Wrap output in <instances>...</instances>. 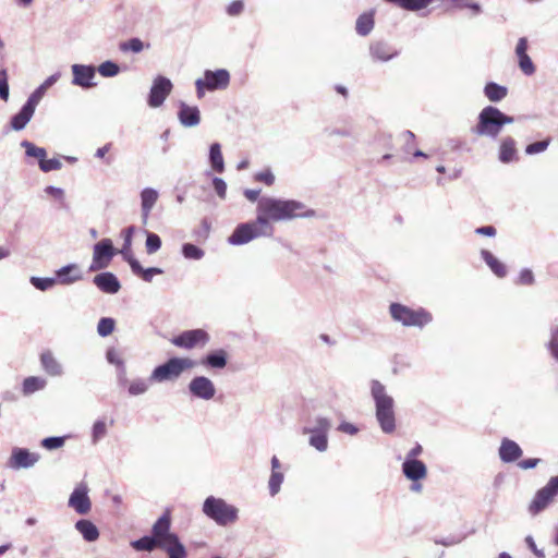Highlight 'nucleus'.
Listing matches in <instances>:
<instances>
[{"label": "nucleus", "mask_w": 558, "mask_h": 558, "mask_svg": "<svg viewBox=\"0 0 558 558\" xmlns=\"http://www.w3.org/2000/svg\"><path fill=\"white\" fill-rule=\"evenodd\" d=\"M256 216L258 222L274 234L271 222L287 221L295 218H311L315 216L313 209H307L305 204L295 199H282L276 197H262L257 202Z\"/></svg>", "instance_id": "1"}, {"label": "nucleus", "mask_w": 558, "mask_h": 558, "mask_svg": "<svg viewBox=\"0 0 558 558\" xmlns=\"http://www.w3.org/2000/svg\"><path fill=\"white\" fill-rule=\"evenodd\" d=\"M371 396L375 404V416L385 434L396 430L395 400L388 395L384 384L377 379L371 381Z\"/></svg>", "instance_id": "2"}, {"label": "nucleus", "mask_w": 558, "mask_h": 558, "mask_svg": "<svg viewBox=\"0 0 558 558\" xmlns=\"http://www.w3.org/2000/svg\"><path fill=\"white\" fill-rule=\"evenodd\" d=\"M171 518L169 512H165L153 525L151 536H143L131 542L132 548L137 551H153L155 548H161L167 553V548L172 546V537L177 534L170 532Z\"/></svg>", "instance_id": "3"}, {"label": "nucleus", "mask_w": 558, "mask_h": 558, "mask_svg": "<svg viewBox=\"0 0 558 558\" xmlns=\"http://www.w3.org/2000/svg\"><path fill=\"white\" fill-rule=\"evenodd\" d=\"M514 122V118L500 111L497 107L486 106L477 117V123L472 132L477 136L496 138L506 124Z\"/></svg>", "instance_id": "4"}, {"label": "nucleus", "mask_w": 558, "mask_h": 558, "mask_svg": "<svg viewBox=\"0 0 558 558\" xmlns=\"http://www.w3.org/2000/svg\"><path fill=\"white\" fill-rule=\"evenodd\" d=\"M203 512L218 525L226 526L238 520L239 510L222 498L209 496L203 504Z\"/></svg>", "instance_id": "5"}, {"label": "nucleus", "mask_w": 558, "mask_h": 558, "mask_svg": "<svg viewBox=\"0 0 558 558\" xmlns=\"http://www.w3.org/2000/svg\"><path fill=\"white\" fill-rule=\"evenodd\" d=\"M389 312L393 320L405 327L423 328L433 319L432 314L424 308L413 310L400 303H391Z\"/></svg>", "instance_id": "6"}, {"label": "nucleus", "mask_w": 558, "mask_h": 558, "mask_svg": "<svg viewBox=\"0 0 558 558\" xmlns=\"http://www.w3.org/2000/svg\"><path fill=\"white\" fill-rule=\"evenodd\" d=\"M196 362L190 357H171L151 372L149 380L162 383L178 378L184 371L195 367Z\"/></svg>", "instance_id": "7"}, {"label": "nucleus", "mask_w": 558, "mask_h": 558, "mask_svg": "<svg viewBox=\"0 0 558 558\" xmlns=\"http://www.w3.org/2000/svg\"><path fill=\"white\" fill-rule=\"evenodd\" d=\"M263 236L271 235L267 229L258 222V217L256 216L254 221L238 225L229 236L228 242L232 245H243L254 239Z\"/></svg>", "instance_id": "8"}, {"label": "nucleus", "mask_w": 558, "mask_h": 558, "mask_svg": "<svg viewBox=\"0 0 558 558\" xmlns=\"http://www.w3.org/2000/svg\"><path fill=\"white\" fill-rule=\"evenodd\" d=\"M230 84V73L226 69L206 70L204 77L195 82L196 94L198 98L205 95V90L225 89Z\"/></svg>", "instance_id": "9"}, {"label": "nucleus", "mask_w": 558, "mask_h": 558, "mask_svg": "<svg viewBox=\"0 0 558 558\" xmlns=\"http://www.w3.org/2000/svg\"><path fill=\"white\" fill-rule=\"evenodd\" d=\"M209 341V333L205 329L197 328L182 331L172 338L171 343L184 350H193L206 347Z\"/></svg>", "instance_id": "10"}, {"label": "nucleus", "mask_w": 558, "mask_h": 558, "mask_svg": "<svg viewBox=\"0 0 558 558\" xmlns=\"http://www.w3.org/2000/svg\"><path fill=\"white\" fill-rule=\"evenodd\" d=\"M116 250L112 241L110 239L100 240L94 245L93 259L88 267V271L95 272L106 269L110 265Z\"/></svg>", "instance_id": "11"}, {"label": "nucleus", "mask_w": 558, "mask_h": 558, "mask_svg": "<svg viewBox=\"0 0 558 558\" xmlns=\"http://www.w3.org/2000/svg\"><path fill=\"white\" fill-rule=\"evenodd\" d=\"M556 495H558V475L551 477L548 483L535 494L529 505V512L532 515L538 514L548 507Z\"/></svg>", "instance_id": "12"}, {"label": "nucleus", "mask_w": 558, "mask_h": 558, "mask_svg": "<svg viewBox=\"0 0 558 558\" xmlns=\"http://www.w3.org/2000/svg\"><path fill=\"white\" fill-rule=\"evenodd\" d=\"M172 82L162 75L155 77L150 87L147 104L151 108L160 107L172 90Z\"/></svg>", "instance_id": "13"}, {"label": "nucleus", "mask_w": 558, "mask_h": 558, "mask_svg": "<svg viewBox=\"0 0 558 558\" xmlns=\"http://www.w3.org/2000/svg\"><path fill=\"white\" fill-rule=\"evenodd\" d=\"M187 388L192 397L205 401L211 400L216 395L215 384L206 376H195Z\"/></svg>", "instance_id": "14"}, {"label": "nucleus", "mask_w": 558, "mask_h": 558, "mask_svg": "<svg viewBox=\"0 0 558 558\" xmlns=\"http://www.w3.org/2000/svg\"><path fill=\"white\" fill-rule=\"evenodd\" d=\"M68 505L78 514H87L92 509V502L88 497V487L85 483H80L71 493Z\"/></svg>", "instance_id": "15"}, {"label": "nucleus", "mask_w": 558, "mask_h": 558, "mask_svg": "<svg viewBox=\"0 0 558 558\" xmlns=\"http://www.w3.org/2000/svg\"><path fill=\"white\" fill-rule=\"evenodd\" d=\"M40 459L39 453L31 452L25 448H13L9 460V466L14 470L34 466Z\"/></svg>", "instance_id": "16"}, {"label": "nucleus", "mask_w": 558, "mask_h": 558, "mask_svg": "<svg viewBox=\"0 0 558 558\" xmlns=\"http://www.w3.org/2000/svg\"><path fill=\"white\" fill-rule=\"evenodd\" d=\"M71 70L73 74V85L85 89L92 88L96 85V83H94L96 75V69L94 65L73 64Z\"/></svg>", "instance_id": "17"}, {"label": "nucleus", "mask_w": 558, "mask_h": 558, "mask_svg": "<svg viewBox=\"0 0 558 558\" xmlns=\"http://www.w3.org/2000/svg\"><path fill=\"white\" fill-rule=\"evenodd\" d=\"M93 283L104 293L116 294L121 289V283L112 272L105 271L93 278Z\"/></svg>", "instance_id": "18"}, {"label": "nucleus", "mask_w": 558, "mask_h": 558, "mask_svg": "<svg viewBox=\"0 0 558 558\" xmlns=\"http://www.w3.org/2000/svg\"><path fill=\"white\" fill-rule=\"evenodd\" d=\"M178 119L184 128H194L201 122L199 109L195 106H189L185 102L180 104Z\"/></svg>", "instance_id": "19"}, {"label": "nucleus", "mask_w": 558, "mask_h": 558, "mask_svg": "<svg viewBox=\"0 0 558 558\" xmlns=\"http://www.w3.org/2000/svg\"><path fill=\"white\" fill-rule=\"evenodd\" d=\"M499 458L505 463L517 461L522 456L521 447L509 438H504L499 447Z\"/></svg>", "instance_id": "20"}, {"label": "nucleus", "mask_w": 558, "mask_h": 558, "mask_svg": "<svg viewBox=\"0 0 558 558\" xmlns=\"http://www.w3.org/2000/svg\"><path fill=\"white\" fill-rule=\"evenodd\" d=\"M57 282L63 286L75 283L83 279V275L76 264H69L56 271Z\"/></svg>", "instance_id": "21"}, {"label": "nucleus", "mask_w": 558, "mask_h": 558, "mask_svg": "<svg viewBox=\"0 0 558 558\" xmlns=\"http://www.w3.org/2000/svg\"><path fill=\"white\" fill-rule=\"evenodd\" d=\"M402 473L408 480L417 482L427 476V468L423 461L404 460L402 463Z\"/></svg>", "instance_id": "22"}, {"label": "nucleus", "mask_w": 558, "mask_h": 558, "mask_svg": "<svg viewBox=\"0 0 558 558\" xmlns=\"http://www.w3.org/2000/svg\"><path fill=\"white\" fill-rule=\"evenodd\" d=\"M228 363V354L223 349L209 352L201 360V365L207 368L222 369Z\"/></svg>", "instance_id": "23"}, {"label": "nucleus", "mask_w": 558, "mask_h": 558, "mask_svg": "<svg viewBox=\"0 0 558 558\" xmlns=\"http://www.w3.org/2000/svg\"><path fill=\"white\" fill-rule=\"evenodd\" d=\"M40 363L43 369L52 377H58L63 374L61 363L53 356L50 351L43 352L40 355Z\"/></svg>", "instance_id": "24"}, {"label": "nucleus", "mask_w": 558, "mask_h": 558, "mask_svg": "<svg viewBox=\"0 0 558 558\" xmlns=\"http://www.w3.org/2000/svg\"><path fill=\"white\" fill-rule=\"evenodd\" d=\"M158 192L151 187H145L141 192V207L144 221L148 219L149 214L158 199Z\"/></svg>", "instance_id": "25"}, {"label": "nucleus", "mask_w": 558, "mask_h": 558, "mask_svg": "<svg viewBox=\"0 0 558 558\" xmlns=\"http://www.w3.org/2000/svg\"><path fill=\"white\" fill-rule=\"evenodd\" d=\"M34 113H35V110L24 104L23 107L21 108V110L11 118V121H10L11 129L14 131L24 130L25 126L27 125V123L33 118Z\"/></svg>", "instance_id": "26"}, {"label": "nucleus", "mask_w": 558, "mask_h": 558, "mask_svg": "<svg viewBox=\"0 0 558 558\" xmlns=\"http://www.w3.org/2000/svg\"><path fill=\"white\" fill-rule=\"evenodd\" d=\"M331 428V422L324 416H316L310 421V425L303 428V434L310 435H328Z\"/></svg>", "instance_id": "27"}, {"label": "nucleus", "mask_w": 558, "mask_h": 558, "mask_svg": "<svg viewBox=\"0 0 558 558\" xmlns=\"http://www.w3.org/2000/svg\"><path fill=\"white\" fill-rule=\"evenodd\" d=\"M128 263L133 274L141 276L146 282H151L155 275H161L163 270L158 267L143 268L136 258H128Z\"/></svg>", "instance_id": "28"}, {"label": "nucleus", "mask_w": 558, "mask_h": 558, "mask_svg": "<svg viewBox=\"0 0 558 558\" xmlns=\"http://www.w3.org/2000/svg\"><path fill=\"white\" fill-rule=\"evenodd\" d=\"M499 160L509 163L517 159L515 141L512 137H505L499 146Z\"/></svg>", "instance_id": "29"}, {"label": "nucleus", "mask_w": 558, "mask_h": 558, "mask_svg": "<svg viewBox=\"0 0 558 558\" xmlns=\"http://www.w3.org/2000/svg\"><path fill=\"white\" fill-rule=\"evenodd\" d=\"M371 54L374 59L379 61H389L395 56H397V51L393 50L388 44L383 41H377L371 45L369 47Z\"/></svg>", "instance_id": "30"}, {"label": "nucleus", "mask_w": 558, "mask_h": 558, "mask_svg": "<svg viewBox=\"0 0 558 558\" xmlns=\"http://www.w3.org/2000/svg\"><path fill=\"white\" fill-rule=\"evenodd\" d=\"M485 97L492 102H498L508 95V88L495 82H488L484 87Z\"/></svg>", "instance_id": "31"}, {"label": "nucleus", "mask_w": 558, "mask_h": 558, "mask_svg": "<svg viewBox=\"0 0 558 558\" xmlns=\"http://www.w3.org/2000/svg\"><path fill=\"white\" fill-rule=\"evenodd\" d=\"M75 529L82 534L83 538L87 542H95L99 537L97 526L89 520H78L75 523Z\"/></svg>", "instance_id": "32"}, {"label": "nucleus", "mask_w": 558, "mask_h": 558, "mask_svg": "<svg viewBox=\"0 0 558 558\" xmlns=\"http://www.w3.org/2000/svg\"><path fill=\"white\" fill-rule=\"evenodd\" d=\"M481 256L486 263V265L490 268V270L499 278H504L507 275L506 266L496 258L489 251L482 250Z\"/></svg>", "instance_id": "33"}, {"label": "nucleus", "mask_w": 558, "mask_h": 558, "mask_svg": "<svg viewBox=\"0 0 558 558\" xmlns=\"http://www.w3.org/2000/svg\"><path fill=\"white\" fill-rule=\"evenodd\" d=\"M208 158L211 168L216 172L222 173L225 171V160L221 153V146L219 143H213L210 145Z\"/></svg>", "instance_id": "34"}, {"label": "nucleus", "mask_w": 558, "mask_h": 558, "mask_svg": "<svg viewBox=\"0 0 558 558\" xmlns=\"http://www.w3.org/2000/svg\"><path fill=\"white\" fill-rule=\"evenodd\" d=\"M408 11H420L427 8L434 0H385Z\"/></svg>", "instance_id": "35"}, {"label": "nucleus", "mask_w": 558, "mask_h": 558, "mask_svg": "<svg viewBox=\"0 0 558 558\" xmlns=\"http://www.w3.org/2000/svg\"><path fill=\"white\" fill-rule=\"evenodd\" d=\"M47 386V380L38 376H29L23 381V393L28 396L38 390H43Z\"/></svg>", "instance_id": "36"}, {"label": "nucleus", "mask_w": 558, "mask_h": 558, "mask_svg": "<svg viewBox=\"0 0 558 558\" xmlns=\"http://www.w3.org/2000/svg\"><path fill=\"white\" fill-rule=\"evenodd\" d=\"M149 379L145 378H135L133 380H129L128 385L125 386L128 388V392L132 397L144 395L149 389Z\"/></svg>", "instance_id": "37"}, {"label": "nucleus", "mask_w": 558, "mask_h": 558, "mask_svg": "<svg viewBox=\"0 0 558 558\" xmlns=\"http://www.w3.org/2000/svg\"><path fill=\"white\" fill-rule=\"evenodd\" d=\"M374 27V17L371 13H364L356 20V32L361 36L368 35Z\"/></svg>", "instance_id": "38"}, {"label": "nucleus", "mask_w": 558, "mask_h": 558, "mask_svg": "<svg viewBox=\"0 0 558 558\" xmlns=\"http://www.w3.org/2000/svg\"><path fill=\"white\" fill-rule=\"evenodd\" d=\"M21 146L23 148H25V154L27 157H33V158H36L38 159V162L40 163V161L47 157V151L45 148L43 147H38L36 146L35 144H33L32 142L29 141H23L21 143Z\"/></svg>", "instance_id": "39"}, {"label": "nucleus", "mask_w": 558, "mask_h": 558, "mask_svg": "<svg viewBox=\"0 0 558 558\" xmlns=\"http://www.w3.org/2000/svg\"><path fill=\"white\" fill-rule=\"evenodd\" d=\"M182 255L184 258L190 260H201L204 257L205 252L195 244L184 243L182 245Z\"/></svg>", "instance_id": "40"}, {"label": "nucleus", "mask_w": 558, "mask_h": 558, "mask_svg": "<svg viewBox=\"0 0 558 558\" xmlns=\"http://www.w3.org/2000/svg\"><path fill=\"white\" fill-rule=\"evenodd\" d=\"M169 558H186L187 553L179 537H172V546L167 548Z\"/></svg>", "instance_id": "41"}, {"label": "nucleus", "mask_w": 558, "mask_h": 558, "mask_svg": "<svg viewBox=\"0 0 558 558\" xmlns=\"http://www.w3.org/2000/svg\"><path fill=\"white\" fill-rule=\"evenodd\" d=\"M29 282L37 290H39V291H47V290L51 289L57 283V279L56 278H50V277L41 278V277L32 276L29 278Z\"/></svg>", "instance_id": "42"}, {"label": "nucleus", "mask_w": 558, "mask_h": 558, "mask_svg": "<svg viewBox=\"0 0 558 558\" xmlns=\"http://www.w3.org/2000/svg\"><path fill=\"white\" fill-rule=\"evenodd\" d=\"M283 478H284V476H283L282 472H280V471L271 472L269 481H268L269 494L271 496H276L280 492Z\"/></svg>", "instance_id": "43"}, {"label": "nucleus", "mask_w": 558, "mask_h": 558, "mask_svg": "<svg viewBox=\"0 0 558 558\" xmlns=\"http://www.w3.org/2000/svg\"><path fill=\"white\" fill-rule=\"evenodd\" d=\"M116 322L110 317H102L97 325V332L100 337H107L114 330Z\"/></svg>", "instance_id": "44"}, {"label": "nucleus", "mask_w": 558, "mask_h": 558, "mask_svg": "<svg viewBox=\"0 0 558 558\" xmlns=\"http://www.w3.org/2000/svg\"><path fill=\"white\" fill-rule=\"evenodd\" d=\"M107 435V425L104 420H97L92 428V442L97 444Z\"/></svg>", "instance_id": "45"}, {"label": "nucleus", "mask_w": 558, "mask_h": 558, "mask_svg": "<svg viewBox=\"0 0 558 558\" xmlns=\"http://www.w3.org/2000/svg\"><path fill=\"white\" fill-rule=\"evenodd\" d=\"M98 72L104 77H113L120 72V68L112 61H105L98 66Z\"/></svg>", "instance_id": "46"}, {"label": "nucleus", "mask_w": 558, "mask_h": 558, "mask_svg": "<svg viewBox=\"0 0 558 558\" xmlns=\"http://www.w3.org/2000/svg\"><path fill=\"white\" fill-rule=\"evenodd\" d=\"M308 444L319 452H325L328 448V435H311Z\"/></svg>", "instance_id": "47"}, {"label": "nucleus", "mask_w": 558, "mask_h": 558, "mask_svg": "<svg viewBox=\"0 0 558 558\" xmlns=\"http://www.w3.org/2000/svg\"><path fill=\"white\" fill-rule=\"evenodd\" d=\"M146 252L148 254L156 253L161 247V239L158 234L148 232L146 236Z\"/></svg>", "instance_id": "48"}, {"label": "nucleus", "mask_w": 558, "mask_h": 558, "mask_svg": "<svg viewBox=\"0 0 558 558\" xmlns=\"http://www.w3.org/2000/svg\"><path fill=\"white\" fill-rule=\"evenodd\" d=\"M325 132H326L327 136H329V137H332V136L353 137L354 136V130L352 126H349V125H344L341 128L326 129Z\"/></svg>", "instance_id": "49"}, {"label": "nucleus", "mask_w": 558, "mask_h": 558, "mask_svg": "<svg viewBox=\"0 0 558 558\" xmlns=\"http://www.w3.org/2000/svg\"><path fill=\"white\" fill-rule=\"evenodd\" d=\"M144 45L140 38H132L128 41H124L120 45V49L122 51H132L138 53L143 50Z\"/></svg>", "instance_id": "50"}, {"label": "nucleus", "mask_w": 558, "mask_h": 558, "mask_svg": "<svg viewBox=\"0 0 558 558\" xmlns=\"http://www.w3.org/2000/svg\"><path fill=\"white\" fill-rule=\"evenodd\" d=\"M64 441L65 437H47L41 440V446L47 450H54L61 448L64 445Z\"/></svg>", "instance_id": "51"}, {"label": "nucleus", "mask_w": 558, "mask_h": 558, "mask_svg": "<svg viewBox=\"0 0 558 558\" xmlns=\"http://www.w3.org/2000/svg\"><path fill=\"white\" fill-rule=\"evenodd\" d=\"M519 66L525 75H532L535 73V65L529 54L518 57Z\"/></svg>", "instance_id": "52"}, {"label": "nucleus", "mask_w": 558, "mask_h": 558, "mask_svg": "<svg viewBox=\"0 0 558 558\" xmlns=\"http://www.w3.org/2000/svg\"><path fill=\"white\" fill-rule=\"evenodd\" d=\"M39 168L43 172H50L54 170H60L62 168V163L57 158L46 159L44 158L40 163Z\"/></svg>", "instance_id": "53"}, {"label": "nucleus", "mask_w": 558, "mask_h": 558, "mask_svg": "<svg viewBox=\"0 0 558 558\" xmlns=\"http://www.w3.org/2000/svg\"><path fill=\"white\" fill-rule=\"evenodd\" d=\"M45 94L46 92L40 86H38L27 98L25 105L36 110L37 105L40 102Z\"/></svg>", "instance_id": "54"}, {"label": "nucleus", "mask_w": 558, "mask_h": 558, "mask_svg": "<svg viewBox=\"0 0 558 558\" xmlns=\"http://www.w3.org/2000/svg\"><path fill=\"white\" fill-rule=\"evenodd\" d=\"M454 8L458 9H471L474 14H478L481 12V5L476 2H472L470 0H449Z\"/></svg>", "instance_id": "55"}, {"label": "nucleus", "mask_w": 558, "mask_h": 558, "mask_svg": "<svg viewBox=\"0 0 558 558\" xmlns=\"http://www.w3.org/2000/svg\"><path fill=\"white\" fill-rule=\"evenodd\" d=\"M548 145H549V141L548 140L538 141V142H535V143H532V144L527 145L526 148H525V153L527 155L538 154V153H542V151L546 150Z\"/></svg>", "instance_id": "56"}, {"label": "nucleus", "mask_w": 558, "mask_h": 558, "mask_svg": "<svg viewBox=\"0 0 558 558\" xmlns=\"http://www.w3.org/2000/svg\"><path fill=\"white\" fill-rule=\"evenodd\" d=\"M9 98V83L5 70H0V99L7 101Z\"/></svg>", "instance_id": "57"}, {"label": "nucleus", "mask_w": 558, "mask_h": 558, "mask_svg": "<svg viewBox=\"0 0 558 558\" xmlns=\"http://www.w3.org/2000/svg\"><path fill=\"white\" fill-rule=\"evenodd\" d=\"M106 359L109 364L114 365L116 367L122 364L124 361L120 354V352L114 348H109L106 352Z\"/></svg>", "instance_id": "58"}, {"label": "nucleus", "mask_w": 558, "mask_h": 558, "mask_svg": "<svg viewBox=\"0 0 558 558\" xmlns=\"http://www.w3.org/2000/svg\"><path fill=\"white\" fill-rule=\"evenodd\" d=\"M213 186L215 192L220 198H226L227 194V183L221 178H214L213 179Z\"/></svg>", "instance_id": "59"}, {"label": "nucleus", "mask_w": 558, "mask_h": 558, "mask_svg": "<svg viewBox=\"0 0 558 558\" xmlns=\"http://www.w3.org/2000/svg\"><path fill=\"white\" fill-rule=\"evenodd\" d=\"M255 180L265 183L266 185L270 186L275 182V175L274 173L267 169L265 171L258 172L255 174Z\"/></svg>", "instance_id": "60"}, {"label": "nucleus", "mask_w": 558, "mask_h": 558, "mask_svg": "<svg viewBox=\"0 0 558 558\" xmlns=\"http://www.w3.org/2000/svg\"><path fill=\"white\" fill-rule=\"evenodd\" d=\"M244 9V3L243 1L241 0H234L232 1L228 8H227V13L231 16H236L239 15Z\"/></svg>", "instance_id": "61"}, {"label": "nucleus", "mask_w": 558, "mask_h": 558, "mask_svg": "<svg viewBox=\"0 0 558 558\" xmlns=\"http://www.w3.org/2000/svg\"><path fill=\"white\" fill-rule=\"evenodd\" d=\"M548 349L551 356L558 361V328L553 332L551 339L548 343Z\"/></svg>", "instance_id": "62"}, {"label": "nucleus", "mask_w": 558, "mask_h": 558, "mask_svg": "<svg viewBox=\"0 0 558 558\" xmlns=\"http://www.w3.org/2000/svg\"><path fill=\"white\" fill-rule=\"evenodd\" d=\"M117 379L121 387H125L129 383V379L126 378V367L124 362L117 366Z\"/></svg>", "instance_id": "63"}, {"label": "nucleus", "mask_w": 558, "mask_h": 558, "mask_svg": "<svg viewBox=\"0 0 558 558\" xmlns=\"http://www.w3.org/2000/svg\"><path fill=\"white\" fill-rule=\"evenodd\" d=\"M519 282L521 284H526V286L532 284L534 282L533 272L527 268L522 269L520 272V276H519Z\"/></svg>", "instance_id": "64"}]
</instances>
